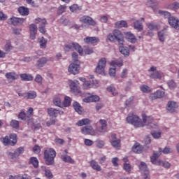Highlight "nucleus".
Returning <instances> with one entry per match:
<instances>
[{"label":"nucleus","mask_w":179,"mask_h":179,"mask_svg":"<svg viewBox=\"0 0 179 179\" xmlns=\"http://www.w3.org/2000/svg\"><path fill=\"white\" fill-rule=\"evenodd\" d=\"M127 122L128 124H131L136 128H140L141 127H145L147 125L148 129H156L157 128V124L155 122L153 117L152 116L145 117L143 116V122L138 115L129 113L127 117Z\"/></svg>","instance_id":"f257e3e1"},{"label":"nucleus","mask_w":179,"mask_h":179,"mask_svg":"<svg viewBox=\"0 0 179 179\" xmlns=\"http://www.w3.org/2000/svg\"><path fill=\"white\" fill-rule=\"evenodd\" d=\"M108 38L112 43L117 41L119 44L124 45V34L118 29H115L113 33L110 34L108 36Z\"/></svg>","instance_id":"f03ea898"},{"label":"nucleus","mask_w":179,"mask_h":179,"mask_svg":"<svg viewBox=\"0 0 179 179\" xmlns=\"http://www.w3.org/2000/svg\"><path fill=\"white\" fill-rule=\"evenodd\" d=\"M57 156L55 150L50 148L44 151V159L47 166H52L54 164V159Z\"/></svg>","instance_id":"7ed1b4c3"},{"label":"nucleus","mask_w":179,"mask_h":179,"mask_svg":"<svg viewBox=\"0 0 179 179\" xmlns=\"http://www.w3.org/2000/svg\"><path fill=\"white\" fill-rule=\"evenodd\" d=\"M1 142L5 146H15L17 143V136L16 134H12L10 135V138L8 136H6L4 138H1Z\"/></svg>","instance_id":"20e7f679"},{"label":"nucleus","mask_w":179,"mask_h":179,"mask_svg":"<svg viewBox=\"0 0 179 179\" xmlns=\"http://www.w3.org/2000/svg\"><path fill=\"white\" fill-rule=\"evenodd\" d=\"M78 51V54L80 55H82L83 54V49L78 43H69L66 44L64 45V51L65 52H69V51Z\"/></svg>","instance_id":"39448f33"},{"label":"nucleus","mask_w":179,"mask_h":179,"mask_svg":"<svg viewBox=\"0 0 179 179\" xmlns=\"http://www.w3.org/2000/svg\"><path fill=\"white\" fill-rule=\"evenodd\" d=\"M35 23L38 24L39 23V27H38V30L40 33H42V34H45L46 33L47 29H45V25L47 24V20L45 18H40L38 17L35 19Z\"/></svg>","instance_id":"423d86ee"},{"label":"nucleus","mask_w":179,"mask_h":179,"mask_svg":"<svg viewBox=\"0 0 179 179\" xmlns=\"http://www.w3.org/2000/svg\"><path fill=\"white\" fill-rule=\"evenodd\" d=\"M106 64L107 59H106V58L101 59L98 63V66L96 68V73H99L100 75H101V73H104V68H106Z\"/></svg>","instance_id":"0eeeda50"},{"label":"nucleus","mask_w":179,"mask_h":179,"mask_svg":"<svg viewBox=\"0 0 179 179\" xmlns=\"http://www.w3.org/2000/svg\"><path fill=\"white\" fill-rule=\"evenodd\" d=\"M138 168L142 174H143L144 179H149V169L146 163L141 162Z\"/></svg>","instance_id":"6e6552de"},{"label":"nucleus","mask_w":179,"mask_h":179,"mask_svg":"<svg viewBox=\"0 0 179 179\" xmlns=\"http://www.w3.org/2000/svg\"><path fill=\"white\" fill-rule=\"evenodd\" d=\"M68 71L69 73H71V75H78V73H79V71H80V65L76 63H71L69 66Z\"/></svg>","instance_id":"1a4fd4ad"},{"label":"nucleus","mask_w":179,"mask_h":179,"mask_svg":"<svg viewBox=\"0 0 179 179\" xmlns=\"http://www.w3.org/2000/svg\"><path fill=\"white\" fill-rule=\"evenodd\" d=\"M24 152V148L20 147L17 148L14 152H8V157L10 159H16V157H19L20 155H22V153Z\"/></svg>","instance_id":"9d476101"},{"label":"nucleus","mask_w":179,"mask_h":179,"mask_svg":"<svg viewBox=\"0 0 179 179\" xmlns=\"http://www.w3.org/2000/svg\"><path fill=\"white\" fill-rule=\"evenodd\" d=\"M70 89L73 93H80V87H79V81L73 80L70 82Z\"/></svg>","instance_id":"9b49d317"},{"label":"nucleus","mask_w":179,"mask_h":179,"mask_svg":"<svg viewBox=\"0 0 179 179\" xmlns=\"http://www.w3.org/2000/svg\"><path fill=\"white\" fill-rule=\"evenodd\" d=\"M178 103L174 101H169L166 106V109L169 113H176L177 108H178Z\"/></svg>","instance_id":"f8f14e48"},{"label":"nucleus","mask_w":179,"mask_h":179,"mask_svg":"<svg viewBox=\"0 0 179 179\" xmlns=\"http://www.w3.org/2000/svg\"><path fill=\"white\" fill-rule=\"evenodd\" d=\"M110 143L113 148H120V146H121V140L117 138L116 134L111 135Z\"/></svg>","instance_id":"ddd939ff"},{"label":"nucleus","mask_w":179,"mask_h":179,"mask_svg":"<svg viewBox=\"0 0 179 179\" xmlns=\"http://www.w3.org/2000/svg\"><path fill=\"white\" fill-rule=\"evenodd\" d=\"M80 22L90 24V26H94L96 24V22H94L92 17L86 15L80 17Z\"/></svg>","instance_id":"4468645a"},{"label":"nucleus","mask_w":179,"mask_h":179,"mask_svg":"<svg viewBox=\"0 0 179 179\" xmlns=\"http://www.w3.org/2000/svg\"><path fill=\"white\" fill-rule=\"evenodd\" d=\"M169 24L171 27L176 29V30H179V20L175 17H171L169 18Z\"/></svg>","instance_id":"2eb2a0df"},{"label":"nucleus","mask_w":179,"mask_h":179,"mask_svg":"<svg viewBox=\"0 0 179 179\" xmlns=\"http://www.w3.org/2000/svg\"><path fill=\"white\" fill-rule=\"evenodd\" d=\"M81 132L82 134H84V135H94V134H96L92 126H85L82 127Z\"/></svg>","instance_id":"dca6fc26"},{"label":"nucleus","mask_w":179,"mask_h":179,"mask_svg":"<svg viewBox=\"0 0 179 179\" xmlns=\"http://www.w3.org/2000/svg\"><path fill=\"white\" fill-rule=\"evenodd\" d=\"M24 22V19L13 17L8 20L9 24H13V26H18V24H22Z\"/></svg>","instance_id":"f3484780"},{"label":"nucleus","mask_w":179,"mask_h":179,"mask_svg":"<svg viewBox=\"0 0 179 179\" xmlns=\"http://www.w3.org/2000/svg\"><path fill=\"white\" fill-rule=\"evenodd\" d=\"M48 113L50 117H55V118H56V117H58V114H64V111H61L54 108H50L48 109Z\"/></svg>","instance_id":"a211bd4d"},{"label":"nucleus","mask_w":179,"mask_h":179,"mask_svg":"<svg viewBox=\"0 0 179 179\" xmlns=\"http://www.w3.org/2000/svg\"><path fill=\"white\" fill-rule=\"evenodd\" d=\"M30 37L31 40L36 39V34H37V25L32 24L29 26Z\"/></svg>","instance_id":"6ab92c4d"},{"label":"nucleus","mask_w":179,"mask_h":179,"mask_svg":"<svg viewBox=\"0 0 179 179\" xmlns=\"http://www.w3.org/2000/svg\"><path fill=\"white\" fill-rule=\"evenodd\" d=\"M100 100V97L97 95H92L83 99L85 103H96V101H99Z\"/></svg>","instance_id":"aec40b11"},{"label":"nucleus","mask_w":179,"mask_h":179,"mask_svg":"<svg viewBox=\"0 0 179 179\" xmlns=\"http://www.w3.org/2000/svg\"><path fill=\"white\" fill-rule=\"evenodd\" d=\"M5 76L10 82H13V80H16L19 78V76L15 72L7 73Z\"/></svg>","instance_id":"412c9836"},{"label":"nucleus","mask_w":179,"mask_h":179,"mask_svg":"<svg viewBox=\"0 0 179 179\" xmlns=\"http://www.w3.org/2000/svg\"><path fill=\"white\" fill-rule=\"evenodd\" d=\"M84 41L85 43H87V44H97V43H99V38L96 36H87L85 38H84Z\"/></svg>","instance_id":"4be33fe9"},{"label":"nucleus","mask_w":179,"mask_h":179,"mask_svg":"<svg viewBox=\"0 0 179 179\" xmlns=\"http://www.w3.org/2000/svg\"><path fill=\"white\" fill-rule=\"evenodd\" d=\"M149 76L151 79H157V71L155 66H152L149 70Z\"/></svg>","instance_id":"5701e85b"},{"label":"nucleus","mask_w":179,"mask_h":179,"mask_svg":"<svg viewBox=\"0 0 179 179\" xmlns=\"http://www.w3.org/2000/svg\"><path fill=\"white\" fill-rule=\"evenodd\" d=\"M20 76L22 82H30L34 79L33 76H31V74L22 73V74H20Z\"/></svg>","instance_id":"b1692460"},{"label":"nucleus","mask_w":179,"mask_h":179,"mask_svg":"<svg viewBox=\"0 0 179 179\" xmlns=\"http://www.w3.org/2000/svg\"><path fill=\"white\" fill-rule=\"evenodd\" d=\"M90 164L93 170H96V171H101V166H100V165H99V163H97V162H96L95 160H92L90 162Z\"/></svg>","instance_id":"393cba45"},{"label":"nucleus","mask_w":179,"mask_h":179,"mask_svg":"<svg viewBox=\"0 0 179 179\" xmlns=\"http://www.w3.org/2000/svg\"><path fill=\"white\" fill-rule=\"evenodd\" d=\"M158 37L159 41L163 43L164 40H166V37H167V31L166 29H164L158 33Z\"/></svg>","instance_id":"a878e982"},{"label":"nucleus","mask_w":179,"mask_h":179,"mask_svg":"<svg viewBox=\"0 0 179 179\" xmlns=\"http://www.w3.org/2000/svg\"><path fill=\"white\" fill-rule=\"evenodd\" d=\"M61 159L63 162H65V163H70L71 164H73V163H75V161L72 159L69 155H62Z\"/></svg>","instance_id":"bb28decb"},{"label":"nucleus","mask_w":179,"mask_h":179,"mask_svg":"<svg viewBox=\"0 0 179 179\" xmlns=\"http://www.w3.org/2000/svg\"><path fill=\"white\" fill-rule=\"evenodd\" d=\"M125 38L128 41H130V43H135L136 41V39L135 38V36L131 32H127L125 33Z\"/></svg>","instance_id":"cd10ccee"},{"label":"nucleus","mask_w":179,"mask_h":179,"mask_svg":"<svg viewBox=\"0 0 179 179\" xmlns=\"http://www.w3.org/2000/svg\"><path fill=\"white\" fill-rule=\"evenodd\" d=\"M46 64H47V58L42 57L37 61L36 66H38V68H43V66H44V65H45Z\"/></svg>","instance_id":"c85d7f7f"},{"label":"nucleus","mask_w":179,"mask_h":179,"mask_svg":"<svg viewBox=\"0 0 179 179\" xmlns=\"http://www.w3.org/2000/svg\"><path fill=\"white\" fill-rule=\"evenodd\" d=\"M148 5L152 8L154 12H157V3L156 2V0H150L148 2Z\"/></svg>","instance_id":"c756f323"},{"label":"nucleus","mask_w":179,"mask_h":179,"mask_svg":"<svg viewBox=\"0 0 179 179\" xmlns=\"http://www.w3.org/2000/svg\"><path fill=\"white\" fill-rule=\"evenodd\" d=\"M18 12L20 15H22V16H27L29 15V8L26 7H20L18 8Z\"/></svg>","instance_id":"7c9ffc66"},{"label":"nucleus","mask_w":179,"mask_h":179,"mask_svg":"<svg viewBox=\"0 0 179 179\" xmlns=\"http://www.w3.org/2000/svg\"><path fill=\"white\" fill-rule=\"evenodd\" d=\"M132 150L134 153H142V150H143V148L142 145L139 144H136L133 146Z\"/></svg>","instance_id":"2f4dec72"},{"label":"nucleus","mask_w":179,"mask_h":179,"mask_svg":"<svg viewBox=\"0 0 179 179\" xmlns=\"http://www.w3.org/2000/svg\"><path fill=\"white\" fill-rule=\"evenodd\" d=\"M90 124V120L85 118V119H82L81 120H79L77 123L76 125L78 127H83V125H89Z\"/></svg>","instance_id":"473e14b6"},{"label":"nucleus","mask_w":179,"mask_h":179,"mask_svg":"<svg viewBox=\"0 0 179 179\" xmlns=\"http://www.w3.org/2000/svg\"><path fill=\"white\" fill-rule=\"evenodd\" d=\"M119 50H120L121 54H123V55H124V57L129 56V49H128V48L124 47V46H120L119 48Z\"/></svg>","instance_id":"72a5a7b5"},{"label":"nucleus","mask_w":179,"mask_h":179,"mask_svg":"<svg viewBox=\"0 0 179 179\" xmlns=\"http://www.w3.org/2000/svg\"><path fill=\"white\" fill-rule=\"evenodd\" d=\"M134 28L138 30V31H142L143 30V25L142 24L141 22L139 20L135 21L134 23Z\"/></svg>","instance_id":"f704fd0d"},{"label":"nucleus","mask_w":179,"mask_h":179,"mask_svg":"<svg viewBox=\"0 0 179 179\" xmlns=\"http://www.w3.org/2000/svg\"><path fill=\"white\" fill-rule=\"evenodd\" d=\"M74 110L79 114H82L83 108L78 102H74L73 104Z\"/></svg>","instance_id":"c9c22d12"},{"label":"nucleus","mask_w":179,"mask_h":179,"mask_svg":"<svg viewBox=\"0 0 179 179\" xmlns=\"http://www.w3.org/2000/svg\"><path fill=\"white\" fill-rule=\"evenodd\" d=\"M29 164H32L35 169H37L38 167V159L34 157H31Z\"/></svg>","instance_id":"e433bc0d"},{"label":"nucleus","mask_w":179,"mask_h":179,"mask_svg":"<svg viewBox=\"0 0 179 179\" xmlns=\"http://www.w3.org/2000/svg\"><path fill=\"white\" fill-rule=\"evenodd\" d=\"M157 164L158 166H162L164 169H170V166H171V164L168 162H163L160 159L157 161Z\"/></svg>","instance_id":"4c0bfd02"},{"label":"nucleus","mask_w":179,"mask_h":179,"mask_svg":"<svg viewBox=\"0 0 179 179\" xmlns=\"http://www.w3.org/2000/svg\"><path fill=\"white\" fill-rule=\"evenodd\" d=\"M158 13L161 16H163V17H165V19H170V17H171V14L168 11L159 10Z\"/></svg>","instance_id":"58836bf2"},{"label":"nucleus","mask_w":179,"mask_h":179,"mask_svg":"<svg viewBox=\"0 0 179 179\" xmlns=\"http://www.w3.org/2000/svg\"><path fill=\"white\" fill-rule=\"evenodd\" d=\"M115 27L117 29H122V27H128V24L125 21H119L115 23Z\"/></svg>","instance_id":"ea45409f"},{"label":"nucleus","mask_w":179,"mask_h":179,"mask_svg":"<svg viewBox=\"0 0 179 179\" xmlns=\"http://www.w3.org/2000/svg\"><path fill=\"white\" fill-rule=\"evenodd\" d=\"M37 97V94L34 91L27 92L26 99L27 100L36 99Z\"/></svg>","instance_id":"a19ab883"},{"label":"nucleus","mask_w":179,"mask_h":179,"mask_svg":"<svg viewBox=\"0 0 179 179\" xmlns=\"http://www.w3.org/2000/svg\"><path fill=\"white\" fill-rule=\"evenodd\" d=\"M159 153H164V155H169V153H173V150L169 147H165L162 150V148H159Z\"/></svg>","instance_id":"79ce46f5"},{"label":"nucleus","mask_w":179,"mask_h":179,"mask_svg":"<svg viewBox=\"0 0 179 179\" xmlns=\"http://www.w3.org/2000/svg\"><path fill=\"white\" fill-rule=\"evenodd\" d=\"M107 90H108V92L111 93L113 94V96H117V94H118V92H117V90H115V87L113 85L108 87Z\"/></svg>","instance_id":"37998d69"},{"label":"nucleus","mask_w":179,"mask_h":179,"mask_svg":"<svg viewBox=\"0 0 179 179\" xmlns=\"http://www.w3.org/2000/svg\"><path fill=\"white\" fill-rule=\"evenodd\" d=\"M53 104H55V106H57V107H62L63 103L61 102V98L55 97L53 99Z\"/></svg>","instance_id":"c03bdc74"},{"label":"nucleus","mask_w":179,"mask_h":179,"mask_svg":"<svg viewBox=\"0 0 179 179\" xmlns=\"http://www.w3.org/2000/svg\"><path fill=\"white\" fill-rule=\"evenodd\" d=\"M9 179H31L30 178V176L27 175H24V176H17L13 177V176H10Z\"/></svg>","instance_id":"a18cd8bd"},{"label":"nucleus","mask_w":179,"mask_h":179,"mask_svg":"<svg viewBox=\"0 0 179 179\" xmlns=\"http://www.w3.org/2000/svg\"><path fill=\"white\" fill-rule=\"evenodd\" d=\"M82 8L78 6V4H73L70 6V10L73 13L75 12H79V10H81Z\"/></svg>","instance_id":"49530a36"},{"label":"nucleus","mask_w":179,"mask_h":179,"mask_svg":"<svg viewBox=\"0 0 179 179\" xmlns=\"http://www.w3.org/2000/svg\"><path fill=\"white\" fill-rule=\"evenodd\" d=\"M111 65L112 66H119V67H121L122 66V65H124V63L122 62V60H115V61H113L111 62Z\"/></svg>","instance_id":"de8ad7c7"},{"label":"nucleus","mask_w":179,"mask_h":179,"mask_svg":"<svg viewBox=\"0 0 179 179\" xmlns=\"http://www.w3.org/2000/svg\"><path fill=\"white\" fill-rule=\"evenodd\" d=\"M83 87L84 90H87V89H90V87H92V80L85 81L83 85Z\"/></svg>","instance_id":"09e8293b"},{"label":"nucleus","mask_w":179,"mask_h":179,"mask_svg":"<svg viewBox=\"0 0 179 179\" xmlns=\"http://www.w3.org/2000/svg\"><path fill=\"white\" fill-rule=\"evenodd\" d=\"M18 118L20 120H22L23 121H26V120H29V117H27V115L24 112H21L18 115Z\"/></svg>","instance_id":"8fccbe9b"},{"label":"nucleus","mask_w":179,"mask_h":179,"mask_svg":"<svg viewBox=\"0 0 179 179\" xmlns=\"http://www.w3.org/2000/svg\"><path fill=\"white\" fill-rule=\"evenodd\" d=\"M63 106L64 107H69L71 106V98L69 96H65L64 101L63 102Z\"/></svg>","instance_id":"3c124183"},{"label":"nucleus","mask_w":179,"mask_h":179,"mask_svg":"<svg viewBox=\"0 0 179 179\" xmlns=\"http://www.w3.org/2000/svg\"><path fill=\"white\" fill-rule=\"evenodd\" d=\"M167 85L171 90L175 89V87H177V84H176V82L173 80L168 81Z\"/></svg>","instance_id":"603ef678"},{"label":"nucleus","mask_w":179,"mask_h":179,"mask_svg":"<svg viewBox=\"0 0 179 179\" xmlns=\"http://www.w3.org/2000/svg\"><path fill=\"white\" fill-rule=\"evenodd\" d=\"M45 176L48 179L54 178V175H52V173L49 169L45 170Z\"/></svg>","instance_id":"864d4df0"},{"label":"nucleus","mask_w":179,"mask_h":179,"mask_svg":"<svg viewBox=\"0 0 179 179\" xmlns=\"http://www.w3.org/2000/svg\"><path fill=\"white\" fill-rule=\"evenodd\" d=\"M41 48H45L47 47V40L42 37L41 40L39 41Z\"/></svg>","instance_id":"5fc2aeb1"},{"label":"nucleus","mask_w":179,"mask_h":179,"mask_svg":"<svg viewBox=\"0 0 179 179\" xmlns=\"http://www.w3.org/2000/svg\"><path fill=\"white\" fill-rule=\"evenodd\" d=\"M35 82L36 83H38V85H42L43 84V77L40 74H37L35 77Z\"/></svg>","instance_id":"6e6d98bb"},{"label":"nucleus","mask_w":179,"mask_h":179,"mask_svg":"<svg viewBox=\"0 0 179 179\" xmlns=\"http://www.w3.org/2000/svg\"><path fill=\"white\" fill-rule=\"evenodd\" d=\"M91 85H92V87H93L94 89H96L99 87V86H100V84L99 83V80H91Z\"/></svg>","instance_id":"4d7b16f0"},{"label":"nucleus","mask_w":179,"mask_h":179,"mask_svg":"<svg viewBox=\"0 0 179 179\" xmlns=\"http://www.w3.org/2000/svg\"><path fill=\"white\" fill-rule=\"evenodd\" d=\"M99 124H101V129H102V131L103 129H106V128L107 127V121H106V120H100Z\"/></svg>","instance_id":"13d9d810"},{"label":"nucleus","mask_w":179,"mask_h":179,"mask_svg":"<svg viewBox=\"0 0 179 179\" xmlns=\"http://www.w3.org/2000/svg\"><path fill=\"white\" fill-rule=\"evenodd\" d=\"M152 164H157V154L154 153L153 156L150 158Z\"/></svg>","instance_id":"bf43d9fd"},{"label":"nucleus","mask_w":179,"mask_h":179,"mask_svg":"<svg viewBox=\"0 0 179 179\" xmlns=\"http://www.w3.org/2000/svg\"><path fill=\"white\" fill-rule=\"evenodd\" d=\"M96 146L99 149L104 147V141L103 140H96Z\"/></svg>","instance_id":"052dcab7"},{"label":"nucleus","mask_w":179,"mask_h":179,"mask_svg":"<svg viewBox=\"0 0 179 179\" xmlns=\"http://www.w3.org/2000/svg\"><path fill=\"white\" fill-rule=\"evenodd\" d=\"M10 126L13 127V128H15V129L19 128V121L12 120L10 122Z\"/></svg>","instance_id":"680f3d73"},{"label":"nucleus","mask_w":179,"mask_h":179,"mask_svg":"<svg viewBox=\"0 0 179 179\" xmlns=\"http://www.w3.org/2000/svg\"><path fill=\"white\" fill-rule=\"evenodd\" d=\"M56 120L54 118H51L46 122L47 127H51V125H55Z\"/></svg>","instance_id":"e2e57ef3"},{"label":"nucleus","mask_w":179,"mask_h":179,"mask_svg":"<svg viewBox=\"0 0 179 179\" xmlns=\"http://www.w3.org/2000/svg\"><path fill=\"white\" fill-rule=\"evenodd\" d=\"M147 26L150 30H155L156 27H157V24L156 23H148Z\"/></svg>","instance_id":"0e129e2a"},{"label":"nucleus","mask_w":179,"mask_h":179,"mask_svg":"<svg viewBox=\"0 0 179 179\" xmlns=\"http://www.w3.org/2000/svg\"><path fill=\"white\" fill-rule=\"evenodd\" d=\"M5 50L6 51H10V50H12V44L10 43V41H8L5 45Z\"/></svg>","instance_id":"69168bd1"},{"label":"nucleus","mask_w":179,"mask_h":179,"mask_svg":"<svg viewBox=\"0 0 179 179\" xmlns=\"http://www.w3.org/2000/svg\"><path fill=\"white\" fill-rule=\"evenodd\" d=\"M66 7L64 6H60L57 10L58 15H62L63 12H65Z\"/></svg>","instance_id":"338daca9"},{"label":"nucleus","mask_w":179,"mask_h":179,"mask_svg":"<svg viewBox=\"0 0 179 179\" xmlns=\"http://www.w3.org/2000/svg\"><path fill=\"white\" fill-rule=\"evenodd\" d=\"M33 108H29V110L27 111V118L31 117V115H33Z\"/></svg>","instance_id":"774afa93"}]
</instances>
